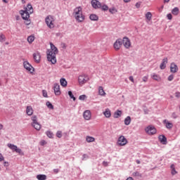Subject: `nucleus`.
Returning <instances> with one entry per match:
<instances>
[{
  "label": "nucleus",
  "instance_id": "nucleus-12",
  "mask_svg": "<svg viewBox=\"0 0 180 180\" xmlns=\"http://www.w3.org/2000/svg\"><path fill=\"white\" fill-rule=\"evenodd\" d=\"M163 124H165L166 129H168L169 130H171V129L174 127V124L168 121V120H163Z\"/></svg>",
  "mask_w": 180,
  "mask_h": 180
},
{
  "label": "nucleus",
  "instance_id": "nucleus-13",
  "mask_svg": "<svg viewBox=\"0 0 180 180\" xmlns=\"http://www.w3.org/2000/svg\"><path fill=\"white\" fill-rule=\"evenodd\" d=\"M83 117L85 120H91V111L89 110H86L83 113Z\"/></svg>",
  "mask_w": 180,
  "mask_h": 180
},
{
  "label": "nucleus",
  "instance_id": "nucleus-61",
  "mask_svg": "<svg viewBox=\"0 0 180 180\" xmlns=\"http://www.w3.org/2000/svg\"><path fill=\"white\" fill-rule=\"evenodd\" d=\"M0 161H4V156L0 153Z\"/></svg>",
  "mask_w": 180,
  "mask_h": 180
},
{
  "label": "nucleus",
  "instance_id": "nucleus-33",
  "mask_svg": "<svg viewBox=\"0 0 180 180\" xmlns=\"http://www.w3.org/2000/svg\"><path fill=\"white\" fill-rule=\"evenodd\" d=\"M4 41H6V37H5V34H0V43H4Z\"/></svg>",
  "mask_w": 180,
  "mask_h": 180
},
{
  "label": "nucleus",
  "instance_id": "nucleus-8",
  "mask_svg": "<svg viewBox=\"0 0 180 180\" xmlns=\"http://www.w3.org/2000/svg\"><path fill=\"white\" fill-rule=\"evenodd\" d=\"M91 6L94 9H99L102 6V3H101L98 0H92L91 1Z\"/></svg>",
  "mask_w": 180,
  "mask_h": 180
},
{
  "label": "nucleus",
  "instance_id": "nucleus-6",
  "mask_svg": "<svg viewBox=\"0 0 180 180\" xmlns=\"http://www.w3.org/2000/svg\"><path fill=\"white\" fill-rule=\"evenodd\" d=\"M20 13L24 20H27L30 18V14L27 12V10H21Z\"/></svg>",
  "mask_w": 180,
  "mask_h": 180
},
{
  "label": "nucleus",
  "instance_id": "nucleus-60",
  "mask_svg": "<svg viewBox=\"0 0 180 180\" xmlns=\"http://www.w3.org/2000/svg\"><path fill=\"white\" fill-rule=\"evenodd\" d=\"M61 46L63 49H67V45H65V44L63 43Z\"/></svg>",
  "mask_w": 180,
  "mask_h": 180
},
{
  "label": "nucleus",
  "instance_id": "nucleus-64",
  "mask_svg": "<svg viewBox=\"0 0 180 180\" xmlns=\"http://www.w3.org/2000/svg\"><path fill=\"white\" fill-rule=\"evenodd\" d=\"M126 180H134L133 177H128Z\"/></svg>",
  "mask_w": 180,
  "mask_h": 180
},
{
  "label": "nucleus",
  "instance_id": "nucleus-14",
  "mask_svg": "<svg viewBox=\"0 0 180 180\" xmlns=\"http://www.w3.org/2000/svg\"><path fill=\"white\" fill-rule=\"evenodd\" d=\"M33 58L34 61L37 63H40V59L41 58V56L40 55V53L36 52L33 53Z\"/></svg>",
  "mask_w": 180,
  "mask_h": 180
},
{
  "label": "nucleus",
  "instance_id": "nucleus-9",
  "mask_svg": "<svg viewBox=\"0 0 180 180\" xmlns=\"http://www.w3.org/2000/svg\"><path fill=\"white\" fill-rule=\"evenodd\" d=\"M122 44H123L122 39H117L116 41L114 43V49H115V50H119L122 46Z\"/></svg>",
  "mask_w": 180,
  "mask_h": 180
},
{
  "label": "nucleus",
  "instance_id": "nucleus-49",
  "mask_svg": "<svg viewBox=\"0 0 180 180\" xmlns=\"http://www.w3.org/2000/svg\"><path fill=\"white\" fill-rule=\"evenodd\" d=\"M167 19H168L169 20H171L172 19V14L168 13V14L167 15Z\"/></svg>",
  "mask_w": 180,
  "mask_h": 180
},
{
  "label": "nucleus",
  "instance_id": "nucleus-42",
  "mask_svg": "<svg viewBox=\"0 0 180 180\" xmlns=\"http://www.w3.org/2000/svg\"><path fill=\"white\" fill-rule=\"evenodd\" d=\"M56 136L58 137V139H61L63 137V132L61 131H58Z\"/></svg>",
  "mask_w": 180,
  "mask_h": 180
},
{
  "label": "nucleus",
  "instance_id": "nucleus-27",
  "mask_svg": "<svg viewBox=\"0 0 180 180\" xmlns=\"http://www.w3.org/2000/svg\"><path fill=\"white\" fill-rule=\"evenodd\" d=\"M25 11H27V12H30V13H32L33 6H32V4H27V8H25Z\"/></svg>",
  "mask_w": 180,
  "mask_h": 180
},
{
  "label": "nucleus",
  "instance_id": "nucleus-52",
  "mask_svg": "<svg viewBox=\"0 0 180 180\" xmlns=\"http://www.w3.org/2000/svg\"><path fill=\"white\" fill-rule=\"evenodd\" d=\"M172 79H174V75H170L168 77V81H172Z\"/></svg>",
  "mask_w": 180,
  "mask_h": 180
},
{
  "label": "nucleus",
  "instance_id": "nucleus-39",
  "mask_svg": "<svg viewBox=\"0 0 180 180\" xmlns=\"http://www.w3.org/2000/svg\"><path fill=\"white\" fill-rule=\"evenodd\" d=\"M151 78H153V79H155V81H158V79H160V77L158 75H156L155 73H153L151 75Z\"/></svg>",
  "mask_w": 180,
  "mask_h": 180
},
{
  "label": "nucleus",
  "instance_id": "nucleus-46",
  "mask_svg": "<svg viewBox=\"0 0 180 180\" xmlns=\"http://www.w3.org/2000/svg\"><path fill=\"white\" fill-rule=\"evenodd\" d=\"M88 158H89V156H88V155L86 154H84L82 155V161L85 160H88Z\"/></svg>",
  "mask_w": 180,
  "mask_h": 180
},
{
  "label": "nucleus",
  "instance_id": "nucleus-15",
  "mask_svg": "<svg viewBox=\"0 0 180 180\" xmlns=\"http://www.w3.org/2000/svg\"><path fill=\"white\" fill-rule=\"evenodd\" d=\"M75 18L76 20L79 22H84V20H85V16H84L82 13H81V14L75 15Z\"/></svg>",
  "mask_w": 180,
  "mask_h": 180
},
{
  "label": "nucleus",
  "instance_id": "nucleus-44",
  "mask_svg": "<svg viewBox=\"0 0 180 180\" xmlns=\"http://www.w3.org/2000/svg\"><path fill=\"white\" fill-rule=\"evenodd\" d=\"M79 101H85L86 99V95L83 94L79 96Z\"/></svg>",
  "mask_w": 180,
  "mask_h": 180
},
{
  "label": "nucleus",
  "instance_id": "nucleus-11",
  "mask_svg": "<svg viewBox=\"0 0 180 180\" xmlns=\"http://www.w3.org/2000/svg\"><path fill=\"white\" fill-rule=\"evenodd\" d=\"M53 91L55 93V95H61V91H60V84L55 83L53 84Z\"/></svg>",
  "mask_w": 180,
  "mask_h": 180
},
{
  "label": "nucleus",
  "instance_id": "nucleus-19",
  "mask_svg": "<svg viewBox=\"0 0 180 180\" xmlns=\"http://www.w3.org/2000/svg\"><path fill=\"white\" fill-rule=\"evenodd\" d=\"M75 16L77 15H81L82 13V7L79 6L74 9Z\"/></svg>",
  "mask_w": 180,
  "mask_h": 180
},
{
  "label": "nucleus",
  "instance_id": "nucleus-55",
  "mask_svg": "<svg viewBox=\"0 0 180 180\" xmlns=\"http://www.w3.org/2000/svg\"><path fill=\"white\" fill-rule=\"evenodd\" d=\"M129 81H131V82H134V78L133 77V76H130L129 78Z\"/></svg>",
  "mask_w": 180,
  "mask_h": 180
},
{
  "label": "nucleus",
  "instance_id": "nucleus-1",
  "mask_svg": "<svg viewBox=\"0 0 180 180\" xmlns=\"http://www.w3.org/2000/svg\"><path fill=\"white\" fill-rule=\"evenodd\" d=\"M51 49L46 51L47 60L51 64H56L57 63L56 54H58V49L53 43H50Z\"/></svg>",
  "mask_w": 180,
  "mask_h": 180
},
{
  "label": "nucleus",
  "instance_id": "nucleus-53",
  "mask_svg": "<svg viewBox=\"0 0 180 180\" xmlns=\"http://www.w3.org/2000/svg\"><path fill=\"white\" fill-rule=\"evenodd\" d=\"M148 79V77L147 76H145L143 77V82H147Z\"/></svg>",
  "mask_w": 180,
  "mask_h": 180
},
{
  "label": "nucleus",
  "instance_id": "nucleus-35",
  "mask_svg": "<svg viewBox=\"0 0 180 180\" xmlns=\"http://www.w3.org/2000/svg\"><path fill=\"white\" fill-rule=\"evenodd\" d=\"M151 18H153V14H151V12H148V13L146 14V18L148 20H151Z\"/></svg>",
  "mask_w": 180,
  "mask_h": 180
},
{
  "label": "nucleus",
  "instance_id": "nucleus-48",
  "mask_svg": "<svg viewBox=\"0 0 180 180\" xmlns=\"http://www.w3.org/2000/svg\"><path fill=\"white\" fill-rule=\"evenodd\" d=\"M109 12L110 13H115V12H116V9L115 8H109Z\"/></svg>",
  "mask_w": 180,
  "mask_h": 180
},
{
  "label": "nucleus",
  "instance_id": "nucleus-45",
  "mask_svg": "<svg viewBox=\"0 0 180 180\" xmlns=\"http://www.w3.org/2000/svg\"><path fill=\"white\" fill-rule=\"evenodd\" d=\"M42 95L44 98H49V96L47 95V91L46 90H42Z\"/></svg>",
  "mask_w": 180,
  "mask_h": 180
},
{
  "label": "nucleus",
  "instance_id": "nucleus-30",
  "mask_svg": "<svg viewBox=\"0 0 180 180\" xmlns=\"http://www.w3.org/2000/svg\"><path fill=\"white\" fill-rule=\"evenodd\" d=\"M60 82L62 86H64V87L67 86V80H65V78H61L60 79Z\"/></svg>",
  "mask_w": 180,
  "mask_h": 180
},
{
  "label": "nucleus",
  "instance_id": "nucleus-24",
  "mask_svg": "<svg viewBox=\"0 0 180 180\" xmlns=\"http://www.w3.org/2000/svg\"><path fill=\"white\" fill-rule=\"evenodd\" d=\"M37 179L46 180V179H47V176L46 174H38V175H37Z\"/></svg>",
  "mask_w": 180,
  "mask_h": 180
},
{
  "label": "nucleus",
  "instance_id": "nucleus-34",
  "mask_svg": "<svg viewBox=\"0 0 180 180\" xmlns=\"http://www.w3.org/2000/svg\"><path fill=\"white\" fill-rule=\"evenodd\" d=\"M27 41L30 44H32V41H34V36L30 35V37H27Z\"/></svg>",
  "mask_w": 180,
  "mask_h": 180
},
{
  "label": "nucleus",
  "instance_id": "nucleus-56",
  "mask_svg": "<svg viewBox=\"0 0 180 180\" xmlns=\"http://www.w3.org/2000/svg\"><path fill=\"white\" fill-rule=\"evenodd\" d=\"M4 167H9V162H4Z\"/></svg>",
  "mask_w": 180,
  "mask_h": 180
},
{
  "label": "nucleus",
  "instance_id": "nucleus-22",
  "mask_svg": "<svg viewBox=\"0 0 180 180\" xmlns=\"http://www.w3.org/2000/svg\"><path fill=\"white\" fill-rule=\"evenodd\" d=\"M98 95H101V96H105V95H106V93L105 92V90H103V87L102 86L98 87Z\"/></svg>",
  "mask_w": 180,
  "mask_h": 180
},
{
  "label": "nucleus",
  "instance_id": "nucleus-5",
  "mask_svg": "<svg viewBox=\"0 0 180 180\" xmlns=\"http://www.w3.org/2000/svg\"><path fill=\"white\" fill-rule=\"evenodd\" d=\"M23 66L24 68L27 70V71H29V72H32V71H34V68H33V66H32V65H30L28 61H24Z\"/></svg>",
  "mask_w": 180,
  "mask_h": 180
},
{
  "label": "nucleus",
  "instance_id": "nucleus-4",
  "mask_svg": "<svg viewBox=\"0 0 180 180\" xmlns=\"http://www.w3.org/2000/svg\"><path fill=\"white\" fill-rule=\"evenodd\" d=\"M145 131L148 134H155L157 133V129L154 127L148 126L146 128Z\"/></svg>",
  "mask_w": 180,
  "mask_h": 180
},
{
  "label": "nucleus",
  "instance_id": "nucleus-41",
  "mask_svg": "<svg viewBox=\"0 0 180 180\" xmlns=\"http://www.w3.org/2000/svg\"><path fill=\"white\" fill-rule=\"evenodd\" d=\"M31 120L32 121V123H37V116L36 115H33L32 117H31Z\"/></svg>",
  "mask_w": 180,
  "mask_h": 180
},
{
  "label": "nucleus",
  "instance_id": "nucleus-25",
  "mask_svg": "<svg viewBox=\"0 0 180 180\" xmlns=\"http://www.w3.org/2000/svg\"><path fill=\"white\" fill-rule=\"evenodd\" d=\"M130 123H131V117H130V116H127L125 119H124V124L126 126H129V124H130Z\"/></svg>",
  "mask_w": 180,
  "mask_h": 180
},
{
  "label": "nucleus",
  "instance_id": "nucleus-28",
  "mask_svg": "<svg viewBox=\"0 0 180 180\" xmlns=\"http://www.w3.org/2000/svg\"><path fill=\"white\" fill-rule=\"evenodd\" d=\"M122 116V110H117L115 113H114V117L115 119H118V117H120Z\"/></svg>",
  "mask_w": 180,
  "mask_h": 180
},
{
  "label": "nucleus",
  "instance_id": "nucleus-47",
  "mask_svg": "<svg viewBox=\"0 0 180 180\" xmlns=\"http://www.w3.org/2000/svg\"><path fill=\"white\" fill-rule=\"evenodd\" d=\"M172 119H176L178 117V115H176V112H172Z\"/></svg>",
  "mask_w": 180,
  "mask_h": 180
},
{
  "label": "nucleus",
  "instance_id": "nucleus-54",
  "mask_svg": "<svg viewBox=\"0 0 180 180\" xmlns=\"http://www.w3.org/2000/svg\"><path fill=\"white\" fill-rule=\"evenodd\" d=\"M53 172H54V174H58V172H60V169H53Z\"/></svg>",
  "mask_w": 180,
  "mask_h": 180
},
{
  "label": "nucleus",
  "instance_id": "nucleus-38",
  "mask_svg": "<svg viewBox=\"0 0 180 180\" xmlns=\"http://www.w3.org/2000/svg\"><path fill=\"white\" fill-rule=\"evenodd\" d=\"M47 108H49V109H54V106L53 105V104L51 103H50V101H47L46 103Z\"/></svg>",
  "mask_w": 180,
  "mask_h": 180
},
{
  "label": "nucleus",
  "instance_id": "nucleus-59",
  "mask_svg": "<svg viewBox=\"0 0 180 180\" xmlns=\"http://www.w3.org/2000/svg\"><path fill=\"white\" fill-rule=\"evenodd\" d=\"M103 165L104 167H108V162L103 161Z\"/></svg>",
  "mask_w": 180,
  "mask_h": 180
},
{
  "label": "nucleus",
  "instance_id": "nucleus-31",
  "mask_svg": "<svg viewBox=\"0 0 180 180\" xmlns=\"http://www.w3.org/2000/svg\"><path fill=\"white\" fill-rule=\"evenodd\" d=\"M172 15H174L176 16V15H178V13H179V8H178V7H175L174 8H173L172 10Z\"/></svg>",
  "mask_w": 180,
  "mask_h": 180
},
{
  "label": "nucleus",
  "instance_id": "nucleus-3",
  "mask_svg": "<svg viewBox=\"0 0 180 180\" xmlns=\"http://www.w3.org/2000/svg\"><path fill=\"white\" fill-rule=\"evenodd\" d=\"M79 85H84V84H86L88 81H89V77L86 75H81L78 78Z\"/></svg>",
  "mask_w": 180,
  "mask_h": 180
},
{
  "label": "nucleus",
  "instance_id": "nucleus-20",
  "mask_svg": "<svg viewBox=\"0 0 180 180\" xmlns=\"http://www.w3.org/2000/svg\"><path fill=\"white\" fill-rule=\"evenodd\" d=\"M26 113L28 116H32V115H33V108H32V106H27Z\"/></svg>",
  "mask_w": 180,
  "mask_h": 180
},
{
  "label": "nucleus",
  "instance_id": "nucleus-17",
  "mask_svg": "<svg viewBox=\"0 0 180 180\" xmlns=\"http://www.w3.org/2000/svg\"><path fill=\"white\" fill-rule=\"evenodd\" d=\"M170 71L173 73L178 72V65L174 63H172L170 65Z\"/></svg>",
  "mask_w": 180,
  "mask_h": 180
},
{
  "label": "nucleus",
  "instance_id": "nucleus-23",
  "mask_svg": "<svg viewBox=\"0 0 180 180\" xmlns=\"http://www.w3.org/2000/svg\"><path fill=\"white\" fill-rule=\"evenodd\" d=\"M89 19L93 21H96L99 20V17L96 15V14H91L89 16Z\"/></svg>",
  "mask_w": 180,
  "mask_h": 180
},
{
  "label": "nucleus",
  "instance_id": "nucleus-26",
  "mask_svg": "<svg viewBox=\"0 0 180 180\" xmlns=\"http://www.w3.org/2000/svg\"><path fill=\"white\" fill-rule=\"evenodd\" d=\"M7 147H8V148H10L11 150H13V151H16V148H18L16 145L12 143H8Z\"/></svg>",
  "mask_w": 180,
  "mask_h": 180
},
{
  "label": "nucleus",
  "instance_id": "nucleus-21",
  "mask_svg": "<svg viewBox=\"0 0 180 180\" xmlns=\"http://www.w3.org/2000/svg\"><path fill=\"white\" fill-rule=\"evenodd\" d=\"M32 126L33 128L35 129V130H40V129H41V124H40V123L38 122H35V123H32Z\"/></svg>",
  "mask_w": 180,
  "mask_h": 180
},
{
  "label": "nucleus",
  "instance_id": "nucleus-51",
  "mask_svg": "<svg viewBox=\"0 0 180 180\" xmlns=\"http://www.w3.org/2000/svg\"><path fill=\"white\" fill-rule=\"evenodd\" d=\"M141 6V2H137L135 5V6H136V8H137V9H139V8H140Z\"/></svg>",
  "mask_w": 180,
  "mask_h": 180
},
{
  "label": "nucleus",
  "instance_id": "nucleus-63",
  "mask_svg": "<svg viewBox=\"0 0 180 180\" xmlns=\"http://www.w3.org/2000/svg\"><path fill=\"white\" fill-rule=\"evenodd\" d=\"M170 168L172 169H175V165H171Z\"/></svg>",
  "mask_w": 180,
  "mask_h": 180
},
{
  "label": "nucleus",
  "instance_id": "nucleus-7",
  "mask_svg": "<svg viewBox=\"0 0 180 180\" xmlns=\"http://www.w3.org/2000/svg\"><path fill=\"white\" fill-rule=\"evenodd\" d=\"M126 144H127V139H126L124 136H120L117 141V145L126 146Z\"/></svg>",
  "mask_w": 180,
  "mask_h": 180
},
{
  "label": "nucleus",
  "instance_id": "nucleus-58",
  "mask_svg": "<svg viewBox=\"0 0 180 180\" xmlns=\"http://www.w3.org/2000/svg\"><path fill=\"white\" fill-rule=\"evenodd\" d=\"M175 174H176V170H175V169H172V174L175 175Z\"/></svg>",
  "mask_w": 180,
  "mask_h": 180
},
{
  "label": "nucleus",
  "instance_id": "nucleus-10",
  "mask_svg": "<svg viewBox=\"0 0 180 180\" xmlns=\"http://www.w3.org/2000/svg\"><path fill=\"white\" fill-rule=\"evenodd\" d=\"M122 44H124V47L125 49H129L131 44H130V39L127 38V37H124L122 39Z\"/></svg>",
  "mask_w": 180,
  "mask_h": 180
},
{
  "label": "nucleus",
  "instance_id": "nucleus-57",
  "mask_svg": "<svg viewBox=\"0 0 180 180\" xmlns=\"http://www.w3.org/2000/svg\"><path fill=\"white\" fill-rule=\"evenodd\" d=\"M47 142H46V141H41L40 144L41 146H44L45 144H46Z\"/></svg>",
  "mask_w": 180,
  "mask_h": 180
},
{
  "label": "nucleus",
  "instance_id": "nucleus-32",
  "mask_svg": "<svg viewBox=\"0 0 180 180\" xmlns=\"http://www.w3.org/2000/svg\"><path fill=\"white\" fill-rule=\"evenodd\" d=\"M103 115L105 116V117H110V110L106 109L105 111L103 112Z\"/></svg>",
  "mask_w": 180,
  "mask_h": 180
},
{
  "label": "nucleus",
  "instance_id": "nucleus-2",
  "mask_svg": "<svg viewBox=\"0 0 180 180\" xmlns=\"http://www.w3.org/2000/svg\"><path fill=\"white\" fill-rule=\"evenodd\" d=\"M46 24L49 29H53L54 27V18L51 15H48L45 19Z\"/></svg>",
  "mask_w": 180,
  "mask_h": 180
},
{
  "label": "nucleus",
  "instance_id": "nucleus-43",
  "mask_svg": "<svg viewBox=\"0 0 180 180\" xmlns=\"http://www.w3.org/2000/svg\"><path fill=\"white\" fill-rule=\"evenodd\" d=\"M101 8L102 9V11H108L109 9V7L105 4H101Z\"/></svg>",
  "mask_w": 180,
  "mask_h": 180
},
{
  "label": "nucleus",
  "instance_id": "nucleus-18",
  "mask_svg": "<svg viewBox=\"0 0 180 180\" xmlns=\"http://www.w3.org/2000/svg\"><path fill=\"white\" fill-rule=\"evenodd\" d=\"M158 139L162 144H167V137L165 135H160Z\"/></svg>",
  "mask_w": 180,
  "mask_h": 180
},
{
  "label": "nucleus",
  "instance_id": "nucleus-50",
  "mask_svg": "<svg viewBox=\"0 0 180 180\" xmlns=\"http://www.w3.org/2000/svg\"><path fill=\"white\" fill-rule=\"evenodd\" d=\"M15 153H18V154H20L22 153V149L18 148V147L15 149Z\"/></svg>",
  "mask_w": 180,
  "mask_h": 180
},
{
  "label": "nucleus",
  "instance_id": "nucleus-16",
  "mask_svg": "<svg viewBox=\"0 0 180 180\" xmlns=\"http://www.w3.org/2000/svg\"><path fill=\"white\" fill-rule=\"evenodd\" d=\"M167 63H168V58H164L160 66V70H165V68L167 67Z\"/></svg>",
  "mask_w": 180,
  "mask_h": 180
},
{
  "label": "nucleus",
  "instance_id": "nucleus-37",
  "mask_svg": "<svg viewBox=\"0 0 180 180\" xmlns=\"http://www.w3.org/2000/svg\"><path fill=\"white\" fill-rule=\"evenodd\" d=\"M68 95H69L70 99H73V101H76V100H77V98H75V96H74V94H72V91H68Z\"/></svg>",
  "mask_w": 180,
  "mask_h": 180
},
{
  "label": "nucleus",
  "instance_id": "nucleus-29",
  "mask_svg": "<svg viewBox=\"0 0 180 180\" xmlns=\"http://www.w3.org/2000/svg\"><path fill=\"white\" fill-rule=\"evenodd\" d=\"M86 141H87V143H94V141H95V138L90 136H87L86 137Z\"/></svg>",
  "mask_w": 180,
  "mask_h": 180
},
{
  "label": "nucleus",
  "instance_id": "nucleus-36",
  "mask_svg": "<svg viewBox=\"0 0 180 180\" xmlns=\"http://www.w3.org/2000/svg\"><path fill=\"white\" fill-rule=\"evenodd\" d=\"M132 174L134 176H136V178H141L143 176L142 174L139 172H135Z\"/></svg>",
  "mask_w": 180,
  "mask_h": 180
},
{
  "label": "nucleus",
  "instance_id": "nucleus-62",
  "mask_svg": "<svg viewBox=\"0 0 180 180\" xmlns=\"http://www.w3.org/2000/svg\"><path fill=\"white\" fill-rule=\"evenodd\" d=\"M145 115H148V110L144 109L143 110Z\"/></svg>",
  "mask_w": 180,
  "mask_h": 180
},
{
  "label": "nucleus",
  "instance_id": "nucleus-40",
  "mask_svg": "<svg viewBox=\"0 0 180 180\" xmlns=\"http://www.w3.org/2000/svg\"><path fill=\"white\" fill-rule=\"evenodd\" d=\"M46 134L47 137H49V139H53V132L48 131L46 132Z\"/></svg>",
  "mask_w": 180,
  "mask_h": 180
}]
</instances>
